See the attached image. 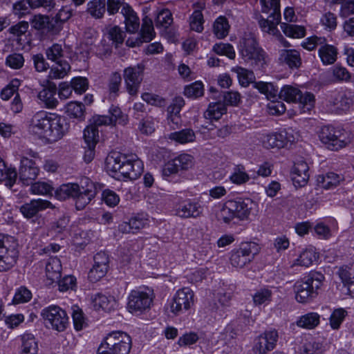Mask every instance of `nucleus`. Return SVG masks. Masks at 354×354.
Wrapping results in <instances>:
<instances>
[{
  "label": "nucleus",
  "instance_id": "1",
  "mask_svg": "<svg viewBox=\"0 0 354 354\" xmlns=\"http://www.w3.org/2000/svg\"><path fill=\"white\" fill-rule=\"evenodd\" d=\"M69 120L64 117L46 111L37 112L31 118L29 132L48 143L61 140L69 131Z\"/></svg>",
  "mask_w": 354,
  "mask_h": 354
},
{
  "label": "nucleus",
  "instance_id": "2",
  "mask_svg": "<svg viewBox=\"0 0 354 354\" xmlns=\"http://www.w3.org/2000/svg\"><path fill=\"white\" fill-rule=\"evenodd\" d=\"M100 189V186L88 178L81 180L80 184H64L55 191V196L60 201L72 198L75 201L76 209H83L95 197Z\"/></svg>",
  "mask_w": 354,
  "mask_h": 354
},
{
  "label": "nucleus",
  "instance_id": "3",
  "mask_svg": "<svg viewBox=\"0 0 354 354\" xmlns=\"http://www.w3.org/2000/svg\"><path fill=\"white\" fill-rule=\"evenodd\" d=\"M106 163L107 169L114 173L115 178L119 180H136L143 171V164L140 159L128 160L118 153L109 155Z\"/></svg>",
  "mask_w": 354,
  "mask_h": 354
},
{
  "label": "nucleus",
  "instance_id": "4",
  "mask_svg": "<svg viewBox=\"0 0 354 354\" xmlns=\"http://www.w3.org/2000/svg\"><path fill=\"white\" fill-rule=\"evenodd\" d=\"M324 280V276L318 272H310L297 281L295 286V298L299 303H308L316 297Z\"/></svg>",
  "mask_w": 354,
  "mask_h": 354
},
{
  "label": "nucleus",
  "instance_id": "5",
  "mask_svg": "<svg viewBox=\"0 0 354 354\" xmlns=\"http://www.w3.org/2000/svg\"><path fill=\"white\" fill-rule=\"evenodd\" d=\"M254 87L260 93L266 95L268 100L275 99L277 96L288 102H297L301 97V91L290 85L283 86L279 92V88L272 83L258 82L254 83Z\"/></svg>",
  "mask_w": 354,
  "mask_h": 354
},
{
  "label": "nucleus",
  "instance_id": "6",
  "mask_svg": "<svg viewBox=\"0 0 354 354\" xmlns=\"http://www.w3.org/2000/svg\"><path fill=\"white\" fill-rule=\"evenodd\" d=\"M280 0H260L261 12L269 14L267 19L261 16L259 18V25L261 29L267 33L275 35L277 32V25L280 22Z\"/></svg>",
  "mask_w": 354,
  "mask_h": 354
},
{
  "label": "nucleus",
  "instance_id": "7",
  "mask_svg": "<svg viewBox=\"0 0 354 354\" xmlns=\"http://www.w3.org/2000/svg\"><path fill=\"white\" fill-rule=\"evenodd\" d=\"M48 59L55 62V66H52L48 74V78L51 80L64 77L71 70V66L66 60H63V48L61 44H53L47 48L45 52Z\"/></svg>",
  "mask_w": 354,
  "mask_h": 354
},
{
  "label": "nucleus",
  "instance_id": "8",
  "mask_svg": "<svg viewBox=\"0 0 354 354\" xmlns=\"http://www.w3.org/2000/svg\"><path fill=\"white\" fill-rule=\"evenodd\" d=\"M239 51L243 59L252 60L256 64L263 66L266 53L257 44L254 35L251 32H245L239 41Z\"/></svg>",
  "mask_w": 354,
  "mask_h": 354
},
{
  "label": "nucleus",
  "instance_id": "9",
  "mask_svg": "<svg viewBox=\"0 0 354 354\" xmlns=\"http://www.w3.org/2000/svg\"><path fill=\"white\" fill-rule=\"evenodd\" d=\"M19 255L18 243L12 236L0 234V272H5L12 268Z\"/></svg>",
  "mask_w": 354,
  "mask_h": 354
},
{
  "label": "nucleus",
  "instance_id": "10",
  "mask_svg": "<svg viewBox=\"0 0 354 354\" xmlns=\"http://www.w3.org/2000/svg\"><path fill=\"white\" fill-rule=\"evenodd\" d=\"M153 299V290L148 288L133 290L128 297L127 309L132 314L141 315L150 309Z\"/></svg>",
  "mask_w": 354,
  "mask_h": 354
},
{
  "label": "nucleus",
  "instance_id": "11",
  "mask_svg": "<svg viewBox=\"0 0 354 354\" xmlns=\"http://www.w3.org/2000/svg\"><path fill=\"white\" fill-rule=\"evenodd\" d=\"M319 137L322 142L332 151L342 149L351 141V138L347 132L336 129L330 126L323 127L319 132Z\"/></svg>",
  "mask_w": 354,
  "mask_h": 354
},
{
  "label": "nucleus",
  "instance_id": "12",
  "mask_svg": "<svg viewBox=\"0 0 354 354\" xmlns=\"http://www.w3.org/2000/svg\"><path fill=\"white\" fill-rule=\"evenodd\" d=\"M102 351L110 354H129L131 348V338L126 333L114 331L109 334L102 344Z\"/></svg>",
  "mask_w": 354,
  "mask_h": 354
},
{
  "label": "nucleus",
  "instance_id": "13",
  "mask_svg": "<svg viewBox=\"0 0 354 354\" xmlns=\"http://www.w3.org/2000/svg\"><path fill=\"white\" fill-rule=\"evenodd\" d=\"M42 317L46 327L57 331H64L68 324V317L65 310L58 306H49L41 310Z\"/></svg>",
  "mask_w": 354,
  "mask_h": 354
},
{
  "label": "nucleus",
  "instance_id": "14",
  "mask_svg": "<svg viewBox=\"0 0 354 354\" xmlns=\"http://www.w3.org/2000/svg\"><path fill=\"white\" fill-rule=\"evenodd\" d=\"M259 248L254 242H246L241 244L239 248L232 252L230 263L233 267L242 268L252 261L259 252Z\"/></svg>",
  "mask_w": 354,
  "mask_h": 354
},
{
  "label": "nucleus",
  "instance_id": "15",
  "mask_svg": "<svg viewBox=\"0 0 354 354\" xmlns=\"http://www.w3.org/2000/svg\"><path fill=\"white\" fill-rule=\"evenodd\" d=\"M194 294L189 288L179 289L174 295L170 304V311L175 315L189 310L194 303Z\"/></svg>",
  "mask_w": 354,
  "mask_h": 354
},
{
  "label": "nucleus",
  "instance_id": "16",
  "mask_svg": "<svg viewBox=\"0 0 354 354\" xmlns=\"http://www.w3.org/2000/svg\"><path fill=\"white\" fill-rule=\"evenodd\" d=\"M143 71L144 66L142 64L130 66L124 70V80L129 95L134 96L138 94L142 81Z\"/></svg>",
  "mask_w": 354,
  "mask_h": 354
},
{
  "label": "nucleus",
  "instance_id": "17",
  "mask_svg": "<svg viewBox=\"0 0 354 354\" xmlns=\"http://www.w3.org/2000/svg\"><path fill=\"white\" fill-rule=\"evenodd\" d=\"M278 337L276 330H266L254 339L253 352L254 354H266L274 348Z\"/></svg>",
  "mask_w": 354,
  "mask_h": 354
},
{
  "label": "nucleus",
  "instance_id": "18",
  "mask_svg": "<svg viewBox=\"0 0 354 354\" xmlns=\"http://www.w3.org/2000/svg\"><path fill=\"white\" fill-rule=\"evenodd\" d=\"M203 207L194 200L188 199L176 205L175 214L182 218H197L203 215Z\"/></svg>",
  "mask_w": 354,
  "mask_h": 354
},
{
  "label": "nucleus",
  "instance_id": "19",
  "mask_svg": "<svg viewBox=\"0 0 354 354\" xmlns=\"http://www.w3.org/2000/svg\"><path fill=\"white\" fill-rule=\"evenodd\" d=\"M39 168L35 162L28 158H22L19 175V180L24 185H30L37 178L39 174Z\"/></svg>",
  "mask_w": 354,
  "mask_h": 354
},
{
  "label": "nucleus",
  "instance_id": "20",
  "mask_svg": "<svg viewBox=\"0 0 354 354\" xmlns=\"http://www.w3.org/2000/svg\"><path fill=\"white\" fill-rule=\"evenodd\" d=\"M30 24L33 28L46 31L52 35H57L60 32L57 23L47 15H35L30 20Z\"/></svg>",
  "mask_w": 354,
  "mask_h": 354
},
{
  "label": "nucleus",
  "instance_id": "21",
  "mask_svg": "<svg viewBox=\"0 0 354 354\" xmlns=\"http://www.w3.org/2000/svg\"><path fill=\"white\" fill-rule=\"evenodd\" d=\"M154 37L155 32L153 30L152 21L150 18L145 17L142 19V24L140 32V36L136 38L135 41H130V40L128 39L127 41V44L131 47L140 46L144 42L151 41Z\"/></svg>",
  "mask_w": 354,
  "mask_h": 354
},
{
  "label": "nucleus",
  "instance_id": "22",
  "mask_svg": "<svg viewBox=\"0 0 354 354\" xmlns=\"http://www.w3.org/2000/svg\"><path fill=\"white\" fill-rule=\"evenodd\" d=\"M53 207L52 204L46 200H32L30 203L24 204L20 207V212L25 217L32 218L36 216L40 211Z\"/></svg>",
  "mask_w": 354,
  "mask_h": 354
},
{
  "label": "nucleus",
  "instance_id": "23",
  "mask_svg": "<svg viewBox=\"0 0 354 354\" xmlns=\"http://www.w3.org/2000/svg\"><path fill=\"white\" fill-rule=\"evenodd\" d=\"M57 86L55 84L50 82L47 87L39 92L37 97L43 102L46 108L53 109L58 104L56 97Z\"/></svg>",
  "mask_w": 354,
  "mask_h": 354
},
{
  "label": "nucleus",
  "instance_id": "24",
  "mask_svg": "<svg viewBox=\"0 0 354 354\" xmlns=\"http://www.w3.org/2000/svg\"><path fill=\"white\" fill-rule=\"evenodd\" d=\"M232 201V205L234 207V214L236 218L239 220L247 219L251 212L253 207V202L249 198L237 200H230Z\"/></svg>",
  "mask_w": 354,
  "mask_h": 354
},
{
  "label": "nucleus",
  "instance_id": "25",
  "mask_svg": "<svg viewBox=\"0 0 354 354\" xmlns=\"http://www.w3.org/2000/svg\"><path fill=\"white\" fill-rule=\"evenodd\" d=\"M262 144L267 149H281L287 144L286 135L282 133H272L263 135L261 138Z\"/></svg>",
  "mask_w": 354,
  "mask_h": 354
},
{
  "label": "nucleus",
  "instance_id": "26",
  "mask_svg": "<svg viewBox=\"0 0 354 354\" xmlns=\"http://www.w3.org/2000/svg\"><path fill=\"white\" fill-rule=\"evenodd\" d=\"M121 13L125 19L126 30L129 33H135L140 26L139 18L133 9L127 4H124Z\"/></svg>",
  "mask_w": 354,
  "mask_h": 354
},
{
  "label": "nucleus",
  "instance_id": "27",
  "mask_svg": "<svg viewBox=\"0 0 354 354\" xmlns=\"http://www.w3.org/2000/svg\"><path fill=\"white\" fill-rule=\"evenodd\" d=\"M62 266L59 259L57 257H50L46 265V275L52 283L57 282L62 274Z\"/></svg>",
  "mask_w": 354,
  "mask_h": 354
},
{
  "label": "nucleus",
  "instance_id": "28",
  "mask_svg": "<svg viewBox=\"0 0 354 354\" xmlns=\"http://www.w3.org/2000/svg\"><path fill=\"white\" fill-rule=\"evenodd\" d=\"M353 102V98L344 93H337L330 100L333 111L336 112L348 111Z\"/></svg>",
  "mask_w": 354,
  "mask_h": 354
},
{
  "label": "nucleus",
  "instance_id": "29",
  "mask_svg": "<svg viewBox=\"0 0 354 354\" xmlns=\"http://www.w3.org/2000/svg\"><path fill=\"white\" fill-rule=\"evenodd\" d=\"M319 55L324 64H332L337 59V50L335 46L325 42L320 45Z\"/></svg>",
  "mask_w": 354,
  "mask_h": 354
},
{
  "label": "nucleus",
  "instance_id": "30",
  "mask_svg": "<svg viewBox=\"0 0 354 354\" xmlns=\"http://www.w3.org/2000/svg\"><path fill=\"white\" fill-rule=\"evenodd\" d=\"M319 319L318 313L310 312L299 317L296 324L297 326L303 328L313 329L319 325Z\"/></svg>",
  "mask_w": 354,
  "mask_h": 354
},
{
  "label": "nucleus",
  "instance_id": "31",
  "mask_svg": "<svg viewBox=\"0 0 354 354\" xmlns=\"http://www.w3.org/2000/svg\"><path fill=\"white\" fill-rule=\"evenodd\" d=\"M279 60L292 68H298L301 64L299 53L295 50H282Z\"/></svg>",
  "mask_w": 354,
  "mask_h": 354
},
{
  "label": "nucleus",
  "instance_id": "32",
  "mask_svg": "<svg viewBox=\"0 0 354 354\" xmlns=\"http://www.w3.org/2000/svg\"><path fill=\"white\" fill-rule=\"evenodd\" d=\"M21 354H37V342L33 335L25 333L21 336Z\"/></svg>",
  "mask_w": 354,
  "mask_h": 354
},
{
  "label": "nucleus",
  "instance_id": "33",
  "mask_svg": "<svg viewBox=\"0 0 354 354\" xmlns=\"http://www.w3.org/2000/svg\"><path fill=\"white\" fill-rule=\"evenodd\" d=\"M17 176V171L12 169H8L0 157V181H6V185L12 187L16 181Z\"/></svg>",
  "mask_w": 354,
  "mask_h": 354
},
{
  "label": "nucleus",
  "instance_id": "34",
  "mask_svg": "<svg viewBox=\"0 0 354 354\" xmlns=\"http://www.w3.org/2000/svg\"><path fill=\"white\" fill-rule=\"evenodd\" d=\"M227 111V109L225 104L221 102H217L214 103H210L206 111L204 113V115L207 119H214L216 120L220 119L221 116L225 113Z\"/></svg>",
  "mask_w": 354,
  "mask_h": 354
},
{
  "label": "nucleus",
  "instance_id": "35",
  "mask_svg": "<svg viewBox=\"0 0 354 354\" xmlns=\"http://www.w3.org/2000/svg\"><path fill=\"white\" fill-rule=\"evenodd\" d=\"M230 27L227 18L221 16L214 21L213 31L218 39H223L228 35Z\"/></svg>",
  "mask_w": 354,
  "mask_h": 354
},
{
  "label": "nucleus",
  "instance_id": "36",
  "mask_svg": "<svg viewBox=\"0 0 354 354\" xmlns=\"http://www.w3.org/2000/svg\"><path fill=\"white\" fill-rule=\"evenodd\" d=\"M343 178L334 172H328L326 175L319 176L317 181L322 184V186L325 189H330L336 187Z\"/></svg>",
  "mask_w": 354,
  "mask_h": 354
},
{
  "label": "nucleus",
  "instance_id": "37",
  "mask_svg": "<svg viewBox=\"0 0 354 354\" xmlns=\"http://www.w3.org/2000/svg\"><path fill=\"white\" fill-rule=\"evenodd\" d=\"M105 0H93L87 4V11L96 19L102 18L106 10Z\"/></svg>",
  "mask_w": 354,
  "mask_h": 354
},
{
  "label": "nucleus",
  "instance_id": "38",
  "mask_svg": "<svg viewBox=\"0 0 354 354\" xmlns=\"http://www.w3.org/2000/svg\"><path fill=\"white\" fill-rule=\"evenodd\" d=\"M84 138L86 147L95 148V145L99 141L98 128L90 124L84 131Z\"/></svg>",
  "mask_w": 354,
  "mask_h": 354
},
{
  "label": "nucleus",
  "instance_id": "39",
  "mask_svg": "<svg viewBox=\"0 0 354 354\" xmlns=\"http://www.w3.org/2000/svg\"><path fill=\"white\" fill-rule=\"evenodd\" d=\"M232 71L236 73L240 84L244 87L248 86L250 83L253 82L255 78L254 73L252 71L241 66L234 67Z\"/></svg>",
  "mask_w": 354,
  "mask_h": 354
},
{
  "label": "nucleus",
  "instance_id": "40",
  "mask_svg": "<svg viewBox=\"0 0 354 354\" xmlns=\"http://www.w3.org/2000/svg\"><path fill=\"white\" fill-rule=\"evenodd\" d=\"M272 292L268 288H262L257 290L252 296L253 302L255 306L268 304L272 301Z\"/></svg>",
  "mask_w": 354,
  "mask_h": 354
},
{
  "label": "nucleus",
  "instance_id": "41",
  "mask_svg": "<svg viewBox=\"0 0 354 354\" xmlns=\"http://www.w3.org/2000/svg\"><path fill=\"white\" fill-rule=\"evenodd\" d=\"M94 302L95 306H98L105 311H111L117 305L116 300L113 297L106 296L100 293L96 295Z\"/></svg>",
  "mask_w": 354,
  "mask_h": 354
},
{
  "label": "nucleus",
  "instance_id": "42",
  "mask_svg": "<svg viewBox=\"0 0 354 354\" xmlns=\"http://www.w3.org/2000/svg\"><path fill=\"white\" fill-rule=\"evenodd\" d=\"M281 28L283 33L290 37L301 38L305 36V28L303 26L283 23Z\"/></svg>",
  "mask_w": 354,
  "mask_h": 354
},
{
  "label": "nucleus",
  "instance_id": "43",
  "mask_svg": "<svg viewBox=\"0 0 354 354\" xmlns=\"http://www.w3.org/2000/svg\"><path fill=\"white\" fill-rule=\"evenodd\" d=\"M121 75L118 72L113 73L109 80V91L111 98H115L118 95L121 85Z\"/></svg>",
  "mask_w": 354,
  "mask_h": 354
},
{
  "label": "nucleus",
  "instance_id": "44",
  "mask_svg": "<svg viewBox=\"0 0 354 354\" xmlns=\"http://www.w3.org/2000/svg\"><path fill=\"white\" fill-rule=\"evenodd\" d=\"M170 138L175 140L181 144H184L194 141L195 138V133L193 130L190 129H185L171 133Z\"/></svg>",
  "mask_w": 354,
  "mask_h": 354
},
{
  "label": "nucleus",
  "instance_id": "45",
  "mask_svg": "<svg viewBox=\"0 0 354 354\" xmlns=\"http://www.w3.org/2000/svg\"><path fill=\"white\" fill-rule=\"evenodd\" d=\"M317 259L316 253L313 250L303 251L295 264L305 267L310 266Z\"/></svg>",
  "mask_w": 354,
  "mask_h": 354
},
{
  "label": "nucleus",
  "instance_id": "46",
  "mask_svg": "<svg viewBox=\"0 0 354 354\" xmlns=\"http://www.w3.org/2000/svg\"><path fill=\"white\" fill-rule=\"evenodd\" d=\"M66 112L71 117L82 120L84 115V105L81 102H71L67 104Z\"/></svg>",
  "mask_w": 354,
  "mask_h": 354
},
{
  "label": "nucleus",
  "instance_id": "47",
  "mask_svg": "<svg viewBox=\"0 0 354 354\" xmlns=\"http://www.w3.org/2000/svg\"><path fill=\"white\" fill-rule=\"evenodd\" d=\"M297 102L299 103V107L302 112L310 111L314 107L315 96L308 92L304 95L301 92V97L298 99Z\"/></svg>",
  "mask_w": 354,
  "mask_h": 354
},
{
  "label": "nucleus",
  "instance_id": "48",
  "mask_svg": "<svg viewBox=\"0 0 354 354\" xmlns=\"http://www.w3.org/2000/svg\"><path fill=\"white\" fill-rule=\"evenodd\" d=\"M203 84L201 82H195L194 83L185 86L184 94L188 97L196 98L203 95Z\"/></svg>",
  "mask_w": 354,
  "mask_h": 354
},
{
  "label": "nucleus",
  "instance_id": "49",
  "mask_svg": "<svg viewBox=\"0 0 354 354\" xmlns=\"http://www.w3.org/2000/svg\"><path fill=\"white\" fill-rule=\"evenodd\" d=\"M233 208L232 201H226L220 211V219L223 221L225 223H229L233 218H236Z\"/></svg>",
  "mask_w": 354,
  "mask_h": 354
},
{
  "label": "nucleus",
  "instance_id": "50",
  "mask_svg": "<svg viewBox=\"0 0 354 354\" xmlns=\"http://www.w3.org/2000/svg\"><path fill=\"white\" fill-rule=\"evenodd\" d=\"M173 22L172 15L171 12L166 9L160 11L156 19V25L157 27L168 28Z\"/></svg>",
  "mask_w": 354,
  "mask_h": 354
},
{
  "label": "nucleus",
  "instance_id": "51",
  "mask_svg": "<svg viewBox=\"0 0 354 354\" xmlns=\"http://www.w3.org/2000/svg\"><path fill=\"white\" fill-rule=\"evenodd\" d=\"M109 113L111 115L110 118L112 120V124L114 123L124 125L127 123L128 116L123 113L120 108L113 106L110 108Z\"/></svg>",
  "mask_w": 354,
  "mask_h": 354
},
{
  "label": "nucleus",
  "instance_id": "52",
  "mask_svg": "<svg viewBox=\"0 0 354 354\" xmlns=\"http://www.w3.org/2000/svg\"><path fill=\"white\" fill-rule=\"evenodd\" d=\"M203 16L200 10H195L190 17L189 25L192 30L201 32L203 30Z\"/></svg>",
  "mask_w": 354,
  "mask_h": 354
},
{
  "label": "nucleus",
  "instance_id": "53",
  "mask_svg": "<svg viewBox=\"0 0 354 354\" xmlns=\"http://www.w3.org/2000/svg\"><path fill=\"white\" fill-rule=\"evenodd\" d=\"M214 51L221 55H226L230 59H234L235 51L233 46L230 44H217L213 47Z\"/></svg>",
  "mask_w": 354,
  "mask_h": 354
},
{
  "label": "nucleus",
  "instance_id": "54",
  "mask_svg": "<svg viewBox=\"0 0 354 354\" xmlns=\"http://www.w3.org/2000/svg\"><path fill=\"white\" fill-rule=\"evenodd\" d=\"M138 129L142 134H151L155 131V124L152 117L147 116L142 118L138 124Z\"/></svg>",
  "mask_w": 354,
  "mask_h": 354
},
{
  "label": "nucleus",
  "instance_id": "55",
  "mask_svg": "<svg viewBox=\"0 0 354 354\" xmlns=\"http://www.w3.org/2000/svg\"><path fill=\"white\" fill-rule=\"evenodd\" d=\"M24 64V58L22 54L12 53L9 55L6 59V64L13 69L21 68Z\"/></svg>",
  "mask_w": 354,
  "mask_h": 354
},
{
  "label": "nucleus",
  "instance_id": "56",
  "mask_svg": "<svg viewBox=\"0 0 354 354\" xmlns=\"http://www.w3.org/2000/svg\"><path fill=\"white\" fill-rule=\"evenodd\" d=\"M30 185V189L33 194L42 195L52 194L53 188L50 184L47 183L37 182Z\"/></svg>",
  "mask_w": 354,
  "mask_h": 354
},
{
  "label": "nucleus",
  "instance_id": "57",
  "mask_svg": "<svg viewBox=\"0 0 354 354\" xmlns=\"http://www.w3.org/2000/svg\"><path fill=\"white\" fill-rule=\"evenodd\" d=\"M346 315V311L343 308H338L335 310L330 317V324L332 328H339Z\"/></svg>",
  "mask_w": 354,
  "mask_h": 354
},
{
  "label": "nucleus",
  "instance_id": "58",
  "mask_svg": "<svg viewBox=\"0 0 354 354\" xmlns=\"http://www.w3.org/2000/svg\"><path fill=\"white\" fill-rule=\"evenodd\" d=\"M230 179L234 184L242 185L247 183L250 180V177L243 169L237 167L234 169V171L230 176Z\"/></svg>",
  "mask_w": 354,
  "mask_h": 354
},
{
  "label": "nucleus",
  "instance_id": "59",
  "mask_svg": "<svg viewBox=\"0 0 354 354\" xmlns=\"http://www.w3.org/2000/svg\"><path fill=\"white\" fill-rule=\"evenodd\" d=\"M107 270L106 267L97 266L94 263L88 272V278L91 282H97L106 274Z\"/></svg>",
  "mask_w": 354,
  "mask_h": 354
},
{
  "label": "nucleus",
  "instance_id": "60",
  "mask_svg": "<svg viewBox=\"0 0 354 354\" xmlns=\"http://www.w3.org/2000/svg\"><path fill=\"white\" fill-rule=\"evenodd\" d=\"M19 81L15 80L2 89L0 96L3 100H8L15 94L18 93Z\"/></svg>",
  "mask_w": 354,
  "mask_h": 354
},
{
  "label": "nucleus",
  "instance_id": "61",
  "mask_svg": "<svg viewBox=\"0 0 354 354\" xmlns=\"http://www.w3.org/2000/svg\"><path fill=\"white\" fill-rule=\"evenodd\" d=\"M31 297L30 291L25 287H21L17 290L12 301L15 304L25 303L28 301Z\"/></svg>",
  "mask_w": 354,
  "mask_h": 354
},
{
  "label": "nucleus",
  "instance_id": "62",
  "mask_svg": "<svg viewBox=\"0 0 354 354\" xmlns=\"http://www.w3.org/2000/svg\"><path fill=\"white\" fill-rule=\"evenodd\" d=\"M142 98L145 102L153 106L162 107L166 104L165 100L156 94L145 93L142 95Z\"/></svg>",
  "mask_w": 354,
  "mask_h": 354
},
{
  "label": "nucleus",
  "instance_id": "63",
  "mask_svg": "<svg viewBox=\"0 0 354 354\" xmlns=\"http://www.w3.org/2000/svg\"><path fill=\"white\" fill-rule=\"evenodd\" d=\"M28 1L20 0L13 4V13L21 18L30 12Z\"/></svg>",
  "mask_w": 354,
  "mask_h": 354
},
{
  "label": "nucleus",
  "instance_id": "64",
  "mask_svg": "<svg viewBox=\"0 0 354 354\" xmlns=\"http://www.w3.org/2000/svg\"><path fill=\"white\" fill-rule=\"evenodd\" d=\"M179 171L187 170L193 165V158L192 156L183 153L175 158Z\"/></svg>",
  "mask_w": 354,
  "mask_h": 354
}]
</instances>
